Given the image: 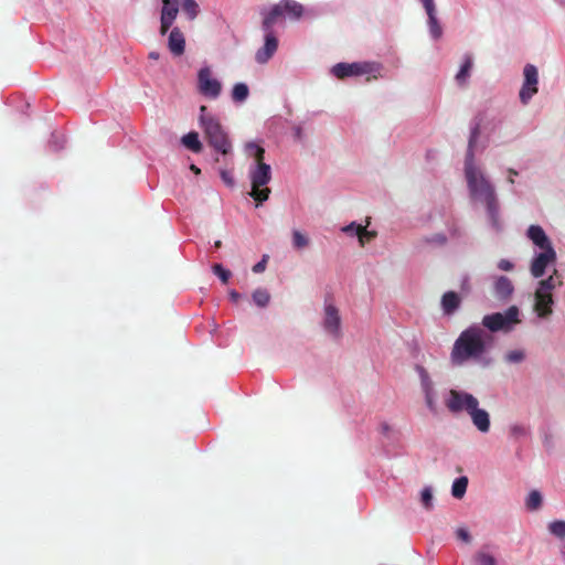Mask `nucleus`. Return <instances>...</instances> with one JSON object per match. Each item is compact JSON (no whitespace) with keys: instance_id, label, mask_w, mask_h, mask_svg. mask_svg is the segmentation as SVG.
Masks as SVG:
<instances>
[{"instance_id":"obj_1","label":"nucleus","mask_w":565,"mask_h":565,"mask_svg":"<svg viewBox=\"0 0 565 565\" xmlns=\"http://www.w3.org/2000/svg\"><path fill=\"white\" fill-rule=\"evenodd\" d=\"M525 237L532 243L533 253L529 262V271L539 279L532 296L531 309L536 323L547 321L554 312V292L563 286V278L556 269L544 277L550 267L557 263V253L551 237L537 224L530 225Z\"/></svg>"},{"instance_id":"obj_2","label":"nucleus","mask_w":565,"mask_h":565,"mask_svg":"<svg viewBox=\"0 0 565 565\" xmlns=\"http://www.w3.org/2000/svg\"><path fill=\"white\" fill-rule=\"evenodd\" d=\"M479 138V129L470 131L468 148L463 162V175L467 183L470 201L476 205H483L489 230L499 234L503 231V221L500 215V204L490 175L483 166L477 161L475 148Z\"/></svg>"},{"instance_id":"obj_3","label":"nucleus","mask_w":565,"mask_h":565,"mask_svg":"<svg viewBox=\"0 0 565 565\" xmlns=\"http://www.w3.org/2000/svg\"><path fill=\"white\" fill-rule=\"evenodd\" d=\"M493 338L480 326H471L463 330L454 343L450 352V361L456 366H461L469 361L487 367L493 360L488 351L492 347Z\"/></svg>"},{"instance_id":"obj_4","label":"nucleus","mask_w":565,"mask_h":565,"mask_svg":"<svg viewBox=\"0 0 565 565\" xmlns=\"http://www.w3.org/2000/svg\"><path fill=\"white\" fill-rule=\"evenodd\" d=\"M445 405L451 414L467 415L480 434L487 435L490 431V413L481 406L473 394L460 388H450L445 395Z\"/></svg>"},{"instance_id":"obj_5","label":"nucleus","mask_w":565,"mask_h":565,"mask_svg":"<svg viewBox=\"0 0 565 565\" xmlns=\"http://www.w3.org/2000/svg\"><path fill=\"white\" fill-rule=\"evenodd\" d=\"M199 125L203 129L205 139L215 152L222 156H228L233 151V145L226 130L222 127L220 120L207 113V107L202 105L199 109Z\"/></svg>"},{"instance_id":"obj_6","label":"nucleus","mask_w":565,"mask_h":565,"mask_svg":"<svg viewBox=\"0 0 565 565\" xmlns=\"http://www.w3.org/2000/svg\"><path fill=\"white\" fill-rule=\"evenodd\" d=\"M182 12L188 21H194L201 13L196 0H161L159 33L166 35Z\"/></svg>"},{"instance_id":"obj_7","label":"nucleus","mask_w":565,"mask_h":565,"mask_svg":"<svg viewBox=\"0 0 565 565\" xmlns=\"http://www.w3.org/2000/svg\"><path fill=\"white\" fill-rule=\"evenodd\" d=\"M522 323V311L518 306H510L504 311L486 315L482 327L489 332L510 333Z\"/></svg>"},{"instance_id":"obj_8","label":"nucleus","mask_w":565,"mask_h":565,"mask_svg":"<svg viewBox=\"0 0 565 565\" xmlns=\"http://www.w3.org/2000/svg\"><path fill=\"white\" fill-rule=\"evenodd\" d=\"M248 179L252 188L249 195L258 204L267 201L270 194L267 184L271 180V167L266 162H252L248 169Z\"/></svg>"},{"instance_id":"obj_9","label":"nucleus","mask_w":565,"mask_h":565,"mask_svg":"<svg viewBox=\"0 0 565 565\" xmlns=\"http://www.w3.org/2000/svg\"><path fill=\"white\" fill-rule=\"evenodd\" d=\"M331 73L342 79L345 77L365 76L367 81L384 76L383 66L377 62L338 63L331 68Z\"/></svg>"},{"instance_id":"obj_10","label":"nucleus","mask_w":565,"mask_h":565,"mask_svg":"<svg viewBox=\"0 0 565 565\" xmlns=\"http://www.w3.org/2000/svg\"><path fill=\"white\" fill-rule=\"evenodd\" d=\"M414 371L418 376L419 388L426 409L429 414L437 415L439 413L438 393L431 374L423 364L419 363L414 365Z\"/></svg>"},{"instance_id":"obj_11","label":"nucleus","mask_w":565,"mask_h":565,"mask_svg":"<svg viewBox=\"0 0 565 565\" xmlns=\"http://www.w3.org/2000/svg\"><path fill=\"white\" fill-rule=\"evenodd\" d=\"M196 89L200 95L211 100L217 99L223 92V84L218 79L212 66L203 64L196 74Z\"/></svg>"},{"instance_id":"obj_12","label":"nucleus","mask_w":565,"mask_h":565,"mask_svg":"<svg viewBox=\"0 0 565 565\" xmlns=\"http://www.w3.org/2000/svg\"><path fill=\"white\" fill-rule=\"evenodd\" d=\"M321 327L331 339L339 340L342 337V318L340 309L330 297L323 300Z\"/></svg>"},{"instance_id":"obj_13","label":"nucleus","mask_w":565,"mask_h":565,"mask_svg":"<svg viewBox=\"0 0 565 565\" xmlns=\"http://www.w3.org/2000/svg\"><path fill=\"white\" fill-rule=\"evenodd\" d=\"M539 93V71L533 64L523 67V82L519 92V99L522 105H527Z\"/></svg>"},{"instance_id":"obj_14","label":"nucleus","mask_w":565,"mask_h":565,"mask_svg":"<svg viewBox=\"0 0 565 565\" xmlns=\"http://www.w3.org/2000/svg\"><path fill=\"white\" fill-rule=\"evenodd\" d=\"M492 294L495 299L502 303H508L514 296V284L513 281L503 275H495L492 277Z\"/></svg>"},{"instance_id":"obj_15","label":"nucleus","mask_w":565,"mask_h":565,"mask_svg":"<svg viewBox=\"0 0 565 565\" xmlns=\"http://www.w3.org/2000/svg\"><path fill=\"white\" fill-rule=\"evenodd\" d=\"M359 224L356 222H351L340 228L341 233H343L348 237H356L360 247H364L367 243L373 241L376 237V232L369 231L367 225Z\"/></svg>"},{"instance_id":"obj_16","label":"nucleus","mask_w":565,"mask_h":565,"mask_svg":"<svg viewBox=\"0 0 565 565\" xmlns=\"http://www.w3.org/2000/svg\"><path fill=\"white\" fill-rule=\"evenodd\" d=\"M279 41L274 32H264V44L256 51L255 61L259 65L267 64L278 50Z\"/></svg>"},{"instance_id":"obj_17","label":"nucleus","mask_w":565,"mask_h":565,"mask_svg":"<svg viewBox=\"0 0 565 565\" xmlns=\"http://www.w3.org/2000/svg\"><path fill=\"white\" fill-rule=\"evenodd\" d=\"M167 46L172 55L181 56L185 52V36L179 26H171L168 31Z\"/></svg>"},{"instance_id":"obj_18","label":"nucleus","mask_w":565,"mask_h":565,"mask_svg":"<svg viewBox=\"0 0 565 565\" xmlns=\"http://www.w3.org/2000/svg\"><path fill=\"white\" fill-rule=\"evenodd\" d=\"M262 28L264 32H274V25L279 23L281 20L286 19L280 2L264 10L262 12Z\"/></svg>"},{"instance_id":"obj_19","label":"nucleus","mask_w":565,"mask_h":565,"mask_svg":"<svg viewBox=\"0 0 565 565\" xmlns=\"http://www.w3.org/2000/svg\"><path fill=\"white\" fill-rule=\"evenodd\" d=\"M473 67V57L470 54H465L461 60L460 67L455 76V79L458 85L466 86L469 77L471 75V71Z\"/></svg>"},{"instance_id":"obj_20","label":"nucleus","mask_w":565,"mask_h":565,"mask_svg":"<svg viewBox=\"0 0 565 565\" xmlns=\"http://www.w3.org/2000/svg\"><path fill=\"white\" fill-rule=\"evenodd\" d=\"M311 244L308 234L299 228L291 230V245L296 252L307 249Z\"/></svg>"},{"instance_id":"obj_21","label":"nucleus","mask_w":565,"mask_h":565,"mask_svg":"<svg viewBox=\"0 0 565 565\" xmlns=\"http://www.w3.org/2000/svg\"><path fill=\"white\" fill-rule=\"evenodd\" d=\"M281 8L285 14V18H289L291 20H298L303 14V7L292 0H282L280 1Z\"/></svg>"},{"instance_id":"obj_22","label":"nucleus","mask_w":565,"mask_h":565,"mask_svg":"<svg viewBox=\"0 0 565 565\" xmlns=\"http://www.w3.org/2000/svg\"><path fill=\"white\" fill-rule=\"evenodd\" d=\"M244 151L246 156L253 160V162H265V149L264 147L256 141H248L244 145Z\"/></svg>"},{"instance_id":"obj_23","label":"nucleus","mask_w":565,"mask_h":565,"mask_svg":"<svg viewBox=\"0 0 565 565\" xmlns=\"http://www.w3.org/2000/svg\"><path fill=\"white\" fill-rule=\"evenodd\" d=\"M460 302V297L456 292L448 291L441 298V308L446 315H451L459 308Z\"/></svg>"},{"instance_id":"obj_24","label":"nucleus","mask_w":565,"mask_h":565,"mask_svg":"<svg viewBox=\"0 0 565 565\" xmlns=\"http://www.w3.org/2000/svg\"><path fill=\"white\" fill-rule=\"evenodd\" d=\"M475 565H499L497 556L489 547H482L473 556Z\"/></svg>"},{"instance_id":"obj_25","label":"nucleus","mask_w":565,"mask_h":565,"mask_svg":"<svg viewBox=\"0 0 565 565\" xmlns=\"http://www.w3.org/2000/svg\"><path fill=\"white\" fill-rule=\"evenodd\" d=\"M448 241L449 236L446 233L438 232L423 236L420 243L430 247H444Z\"/></svg>"},{"instance_id":"obj_26","label":"nucleus","mask_w":565,"mask_h":565,"mask_svg":"<svg viewBox=\"0 0 565 565\" xmlns=\"http://www.w3.org/2000/svg\"><path fill=\"white\" fill-rule=\"evenodd\" d=\"M509 436L513 440H522L531 436V429L522 423H513L508 428Z\"/></svg>"},{"instance_id":"obj_27","label":"nucleus","mask_w":565,"mask_h":565,"mask_svg":"<svg viewBox=\"0 0 565 565\" xmlns=\"http://www.w3.org/2000/svg\"><path fill=\"white\" fill-rule=\"evenodd\" d=\"M181 143L185 148L190 149L191 151H193L195 153L201 152L203 149V145L199 138V134L195 131H190L186 135H184L181 138Z\"/></svg>"},{"instance_id":"obj_28","label":"nucleus","mask_w":565,"mask_h":565,"mask_svg":"<svg viewBox=\"0 0 565 565\" xmlns=\"http://www.w3.org/2000/svg\"><path fill=\"white\" fill-rule=\"evenodd\" d=\"M427 18L429 34L437 41L443 36V26L438 20L437 11L434 13H427Z\"/></svg>"},{"instance_id":"obj_29","label":"nucleus","mask_w":565,"mask_h":565,"mask_svg":"<svg viewBox=\"0 0 565 565\" xmlns=\"http://www.w3.org/2000/svg\"><path fill=\"white\" fill-rule=\"evenodd\" d=\"M248 96L249 88L245 83H236L231 90L232 100L237 104L244 103Z\"/></svg>"},{"instance_id":"obj_30","label":"nucleus","mask_w":565,"mask_h":565,"mask_svg":"<svg viewBox=\"0 0 565 565\" xmlns=\"http://www.w3.org/2000/svg\"><path fill=\"white\" fill-rule=\"evenodd\" d=\"M503 359L508 364H520L525 361L526 351L521 348L512 349L504 353Z\"/></svg>"},{"instance_id":"obj_31","label":"nucleus","mask_w":565,"mask_h":565,"mask_svg":"<svg viewBox=\"0 0 565 565\" xmlns=\"http://www.w3.org/2000/svg\"><path fill=\"white\" fill-rule=\"evenodd\" d=\"M254 303L259 308H265L270 302V294L265 288H257L253 291L252 295Z\"/></svg>"},{"instance_id":"obj_32","label":"nucleus","mask_w":565,"mask_h":565,"mask_svg":"<svg viewBox=\"0 0 565 565\" xmlns=\"http://www.w3.org/2000/svg\"><path fill=\"white\" fill-rule=\"evenodd\" d=\"M467 487H468V478L460 477L454 481V483L451 486V494L457 499H461L467 491Z\"/></svg>"},{"instance_id":"obj_33","label":"nucleus","mask_w":565,"mask_h":565,"mask_svg":"<svg viewBox=\"0 0 565 565\" xmlns=\"http://www.w3.org/2000/svg\"><path fill=\"white\" fill-rule=\"evenodd\" d=\"M542 505V495L539 491L533 490L526 498V508L531 511L539 510Z\"/></svg>"},{"instance_id":"obj_34","label":"nucleus","mask_w":565,"mask_h":565,"mask_svg":"<svg viewBox=\"0 0 565 565\" xmlns=\"http://www.w3.org/2000/svg\"><path fill=\"white\" fill-rule=\"evenodd\" d=\"M420 501L426 510H431L434 505L433 488L427 486L420 491Z\"/></svg>"},{"instance_id":"obj_35","label":"nucleus","mask_w":565,"mask_h":565,"mask_svg":"<svg viewBox=\"0 0 565 565\" xmlns=\"http://www.w3.org/2000/svg\"><path fill=\"white\" fill-rule=\"evenodd\" d=\"M548 531L552 535L565 539V521L564 520H557L553 521L548 524Z\"/></svg>"},{"instance_id":"obj_36","label":"nucleus","mask_w":565,"mask_h":565,"mask_svg":"<svg viewBox=\"0 0 565 565\" xmlns=\"http://www.w3.org/2000/svg\"><path fill=\"white\" fill-rule=\"evenodd\" d=\"M497 268L500 271L511 273L515 269V263L509 258H500L497 262Z\"/></svg>"},{"instance_id":"obj_37","label":"nucleus","mask_w":565,"mask_h":565,"mask_svg":"<svg viewBox=\"0 0 565 565\" xmlns=\"http://www.w3.org/2000/svg\"><path fill=\"white\" fill-rule=\"evenodd\" d=\"M292 137L297 142H303L306 139V129L301 124L294 125L291 128Z\"/></svg>"},{"instance_id":"obj_38","label":"nucleus","mask_w":565,"mask_h":565,"mask_svg":"<svg viewBox=\"0 0 565 565\" xmlns=\"http://www.w3.org/2000/svg\"><path fill=\"white\" fill-rule=\"evenodd\" d=\"M214 274L218 276V278L226 284L231 277V271L225 269L221 264H215L212 267Z\"/></svg>"},{"instance_id":"obj_39","label":"nucleus","mask_w":565,"mask_h":565,"mask_svg":"<svg viewBox=\"0 0 565 565\" xmlns=\"http://www.w3.org/2000/svg\"><path fill=\"white\" fill-rule=\"evenodd\" d=\"M220 175L222 181L230 188L235 185V180L232 173L228 170L222 169L220 170Z\"/></svg>"},{"instance_id":"obj_40","label":"nucleus","mask_w":565,"mask_h":565,"mask_svg":"<svg viewBox=\"0 0 565 565\" xmlns=\"http://www.w3.org/2000/svg\"><path fill=\"white\" fill-rule=\"evenodd\" d=\"M456 535L459 540H461L462 542H465L467 544H469L471 542V535L466 527H458L456 530Z\"/></svg>"},{"instance_id":"obj_41","label":"nucleus","mask_w":565,"mask_h":565,"mask_svg":"<svg viewBox=\"0 0 565 565\" xmlns=\"http://www.w3.org/2000/svg\"><path fill=\"white\" fill-rule=\"evenodd\" d=\"M267 259H268V256L264 255L262 260H259L257 264H255L253 266V271L256 273V274L263 273L266 269Z\"/></svg>"},{"instance_id":"obj_42","label":"nucleus","mask_w":565,"mask_h":565,"mask_svg":"<svg viewBox=\"0 0 565 565\" xmlns=\"http://www.w3.org/2000/svg\"><path fill=\"white\" fill-rule=\"evenodd\" d=\"M426 11V14L427 13H434L435 11H437L436 9V4H435V0H419Z\"/></svg>"},{"instance_id":"obj_43","label":"nucleus","mask_w":565,"mask_h":565,"mask_svg":"<svg viewBox=\"0 0 565 565\" xmlns=\"http://www.w3.org/2000/svg\"><path fill=\"white\" fill-rule=\"evenodd\" d=\"M518 175H519V172L515 169L509 168L507 170V182H508V184L513 185L515 183V177H518Z\"/></svg>"},{"instance_id":"obj_44","label":"nucleus","mask_w":565,"mask_h":565,"mask_svg":"<svg viewBox=\"0 0 565 565\" xmlns=\"http://www.w3.org/2000/svg\"><path fill=\"white\" fill-rule=\"evenodd\" d=\"M228 295H230L231 300L234 302H237L241 298V295L235 290H231Z\"/></svg>"},{"instance_id":"obj_45","label":"nucleus","mask_w":565,"mask_h":565,"mask_svg":"<svg viewBox=\"0 0 565 565\" xmlns=\"http://www.w3.org/2000/svg\"><path fill=\"white\" fill-rule=\"evenodd\" d=\"M381 430L382 433L387 434L391 430V426L387 423H383L381 425Z\"/></svg>"},{"instance_id":"obj_46","label":"nucleus","mask_w":565,"mask_h":565,"mask_svg":"<svg viewBox=\"0 0 565 565\" xmlns=\"http://www.w3.org/2000/svg\"><path fill=\"white\" fill-rule=\"evenodd\" d=\"M461 287L465 288L466 290H469V278L468 277L463 278Z\"/></svg>"},{"instance_id":"obj_47","label":"nucleus","mask_w":565,"mask_h":565,"mask_svg":"<svg viewBox=\"0 0 565 565\" xmlns=\"http://www.w3.org/2000/svg\"><path fill=\"white\" fill-rule=\"evenodd\" d=\"M457 234H458V231H457L455 227H450V228H449V235H450L451 237L457 236Z\"/></svg>"},{"instance_id":"obj_48","label":"nucleus","mask_w":565,"mask_h":565,"mask_svg":"<svg viewBox=\"0 0 565 565\" xmlns=\"http://www.w3.org/2000/svg\"><path fill=\"white\" fill-rule=\"evenodd\" d=\"M159 56H160V55H159V53H158V52H151V53L149 54V57H150V58H152V60H158V58H159Z\"/></svg>"},{"instance_id":"obj_49","label":"nucleus","mask_w":565,"mask_h":565,"mask_svg":"<svg viewBox=\"0 0 565 565\" xmlns=\"http://www.w3.org/2000/svg\"><path fill=\"white\" fill-rule=\"evenodd\" d=\"M190 169H191L195 174H199V173L201 172V170H200L196 166H194V164H192Z\"/></svg>"},{"instance_id":"obj_50","label":"nucleus","mask_w":565,"mask_h":565,"mask_svg":"<svg viewBox=\"0 0 565 565\" xmlns=\"http://www.w3.org/2000/svg\"><path fill=\"white\" fill-rule=\"evenodd\" d=\"M558 6L565 8V0H554Z\"/></svg>"},{"instance_id":"obj_51","label":"nucleus","mask_w":565,"mask_h":565,"mask_svg":"<svg viewBox=\"0 0 565 565\" xmlns=\"http://www.w3.org/2000/svg\"><path fill=\"white\" fill-rule=\"evenodd\" d=\"M220 245H221V242H220V241L215 242V246H216V247H218Z\"/></svg>"}]
</instances>
